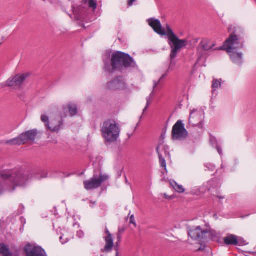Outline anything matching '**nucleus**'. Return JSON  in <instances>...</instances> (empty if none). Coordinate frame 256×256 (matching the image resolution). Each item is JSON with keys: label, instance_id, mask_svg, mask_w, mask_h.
<instances>
[{"label": "nucleus", "instance_id": "f257e3e1", "mask_svg": "<svg viewBox=\"0 0 256 256\" xmlns=\"http://www.w3.org/2000/svg\"><path fill=\"white\" fill-rule=\"evenodd\" d=\"M149 25L158 34L164 36H166L168 38V43L172 49L170 54L172 58H176L178 50L188 44L186 40H180L174 33L170 25L167 24L165 30L162 26L160 20L154 18L148 20Z\"/></svg>", "mask_w": 256, "mask_h": 256}, {"label": "nucleus", "instance_id": "f03ea898", "mask_svg": "<svg viewBox=\"0 0 256 256\" xmlns=\"http://www.w3.org/2000/svg\"><path fill=\"white\" fill-rule=\"evenodd\" d=\"M110 52H108V58L104 59L105 70L110 73H113L119 68L137 67L134 59L128 54L120 51H115L112 54L111 58Z\"/></svg>", "mask_w": 256, "mask_h": 256}, {"label": "nucleus", "instance_id": "7ed1b4c3", "mask_svg": "<svg viewBox=\"0 0 256 256\" xmlns=\"http://www.w3.org/2000/svg\"><path fill=\"white\" fill-rule=\"evenodd\" d=\"M228 32L230 33L228 38L225 41L226 51H230L234 48H244V30L242 28L236 24L230 25Z\"/></svg>", "mask_w": 256, "mask_h": 256}, {"label": "nucleus", "instance_id": "20e7f679", "mask_svg": "<svg viewBox=\"0 0 256 256\" xmlns=\"http://www.w3.org/2000/svg\"><path fill=\"white\" fill-rule=\"evenodd\" d=\"M100 132L106 142H112L116 141L119 137L120 128L114 120L109 118L103 122Z\"/></svg>", "mask_w": 256, "mask_h": 256}, {"label": "nucleus", "instance_id": "39448f33", "mask_svg": "<svg viewBox=\"0 0 256 256\" xmlns=\"http://www.w3.org/2000/svg\"><path fill=\"white\" fill-rule=\"evenodd\" d=\"M0 178L4 180L10 181L14 186L13 190L15 187L24 186L29 179V173L22 172V171H15L14 172L8 171L0 174Z\"/></svg>", "mask_w": 256, "mask_h": 256}, {"label": "nucleus", "instance_id": "423d86ee", "mask_svg": "<svg viewBox=\"0 0 256 256\" xmlns=\"http://www.w3.org/2000/svg\"><path fill=\"white\" fill-rule=\"evenodd\" d=\"M37 134V130L33 129L29 130L22 132L16 138L6 140L5 143L13 146L24 144L29 140L34 142Z\"/></svg>", "mask_w": 256, "mask_h": 256}, {"label": "nucleus", "instance_id": "0eeeda50", "mask_svg": "<svg viewBox=\"0 0 256 256\" xmlns=\"http://www.w3.org/2000/svg\"><path fill=\"white\" fill-rule=\"evenodd\" d=\"M188 137V132L182 120H178L172 127V138L174 140H184Z\"/></svg>", "mask_w": 256, "mask_h": 256}, {"label": "nucleus", "instance_id": "6e6552de", "mask_svg": "<svg viewBox=\"0 0 256 256\" xmlns=\"http://www.w3.org/2000/svg\"><path fill=\"white\" fill-rule=\"evenodd\" d=\"M208 230H202L200 226H198L190 229L188 231V236L192 240L202 243L208 242Z\"/></svg>", "mask_w": 256, "mask_h": 256}, {"label": "nucleus", "instance_id": "1a4fd4ad", "mask_svg": "<svg viewBox=\"0 0 256 256\" xmlns=\"http://www.w3.org/2000/svg\"><path fill=\"white\" fill-rule=\"evenodd\" d=\"M29 73L18 74L10 78L6 82V84H1L2 88L4 86L14 88V89L20 88L27 78L30 76Z\"/></svg>", "mask_w": 256, "mask_h": 256}, {"label": "nucleus", "instance_id": "9d476101", "mask_svg": "<svg viewBox=\"0 0 256 256\" xmlns=\"http://www.w3.org/2000/svg\"><path fill=\"white\" fill-rule=\"evenodd\" d=\"M23 252L26 256H48L45 250L35 244L28 242L24 246Z\"/></svg>", "mask_w": 256, "mask_h": 256}, {"label": "nucleus", "instance_id": "9b49d317", "mask_svg": "<svg viewBox=\"0 0 256 256\" xmlns=\"http://www.w3.org/2000/svg\"><path fill=\"white\" fill-rule=\"evenodd\" d=\"M107 88L110 90H124L127 88V84L122 76H116L106 84Z\"/></svg>", "mask_w": 256, "mask_h": 256}, {"label": "nucleus", "instance_id": "f8f14e48", "mask_svg": "<svg viewBox=\"0 0 256 256\" xmlns=\"http://www.w3.org/2000/svg\"><path fill=\"white\" fill-rule=\"evenodd\" d=\"M210 40L208 39H204L200 42L198 47V62L204 60H206V54L204 52L208 51L212 49L214 46L215 44H209Z\"/></svg>", "mask_w": 256, "mask_h": 256}, {"label": "nucleus", "instance_id": "ddd939ff", "mask_svg": "<svg viewBox=\"0 0 256 256\" xmlns=\"http://www.w3.org/2000/svg\"><path fill=\"white\" fill-rule=\"evenodd\" d=\"M102 183V180H99L98 176L94 175L90 180L84 182V187L86 190H91L100 187Z\"/></svg>", "mask_w": 256, "mask_h": 256}, {"label": "nucleus", "instance_id": "4468645a", "mask_svg": "<svg viewBox=\"0 0 256 256\" xmlns=\"http://www.w3.org/2000/svg\"><path fill=\"white\" fill-rule=\"evenodd\" d=\"M62 109L63 112L60 114L61 120H63V118L68 116V112L70 116L72 117L76 116L78 112L76 105L72 103H70L68 105H64Z\"/></svg>", "mask_w": 256, "mask_h": 256}, {"label": "nucleus", "instance_id": "2eb2a0df", "mask_svg": "<svg viewBox=\"0 0 256 256\" xmlns=\"http://www.w3.org/2000/svg\"><path fill=\"white\" fill-rule=\"evenodd\" d=\"M104 232L106 234V236L104 237L106 244L104 247L101 250V252H108L112 250L114 246V240L112 238V234L107 228H106Z\"/></svg>", "mask_w": 256, "mask_h": 256}, {"label": "nucleus", "instance_id": "dca6fc26", "mask_svg": "<svg viewBox=\"0 0 256 256\" xmlns=\"http://www.w3.org/2000/svg\"><path fill=\"white\" fill-rule=\"evenodd\" d=\"M40 118L41 120L45 124V126L52 132H58L64 126V120H60L58 122V124L52 128L50 126L49 119L47 116L42 115Z\"/></svg>", "mask_w": 256, "mask_h": 256}, {"label": "nucleus", "instance_id": "f3484780", "mask_svg": "<svg viewBox=\"0 0 256 256\" xmlns=\"http://www.w3.org/2000/svg\"><path fill=\"white\" fill-rule=\"evenodd\" d=\"M240 48H234L230 51H227L230 52V57L231 60L234 64H241L242 60V54L241 52H238L236 50Z\"/></svg>", "mask_w": 256, "mask_h": 256}, {"label": "nucleus", "instance_id": "a211bd4d", "mask_svg": "<svg viewBox=\"0 0 256 256\" xmlns=\"http://www.w3.org/2000/svg\"><path fill=\"white\" fill-rule=\"evenodd\" d=\"M208 242L211 240L213 242H216L220 244H222V240L220 234L217 233L214 230H208Z\"/></svg>", "mask_w": 256, "mask_h": 256}, {"label": "nucleus", "instance_id": "6ab92c4d", "mask_svg": "<svg viewBox=\"0 0 256 256\" xmlns=\"http://www.w3.org/2000/svg\"><path fill=\"white\" fill-rule=\"evenodd\" d=\"M223 244L226 246H237L238 244L237 236L230 234H227L226 236L222 240Z\"/></svg>", "mask_w": 256, "mask_h": 256}, {"label": "nucleus", "instance_id": "aec40b11", "mask_svg": "<svg viewBox=\"0 0 256 256\" xmlns=\"http://www.w3.org/2000/svg\"><path fill=\"white\" fill-rule=\"evenodd\" d=\"M156 152L158 156V158H159L160 163V166L162 168H164V171L166 172H168V170L166 168V161L165 160V158L162 156V154L160 152L159 146H156Z\"/></svg>", "mask_w": 256, "mask_h": 256}, {"label": "nucleus", "instance_id": "412c9836", "mask_svg": "<svg viewBox=\"0 0 256 256\" xmlns=\"http://www.w3.org/2000/svg\"><path fill=\"white\" fill-rule=\"evenodd\" d=\"M156 152L158 156V158H159L160 163V166L162 168H164V171L166 172H168V170L166 168V161L165 160V158L162 156V154L160 152L159 146H156Z\"/></svg>", "mask_w": 256, "mask_h": 256}, {"label": "nucleus", "instance_id": "4be33fe9", "mask_svg": "<svg viewBox=\"0 0 256 256\" xmlns=\"http://www.w3.org/2000/svg\"><path fill=\"white\" fill-rule=\"evenodd\" d=\"M82 6L88 5V8L92 9L93 11H95L97 7L96 0H82Z\"/></svg>", "mask_w": 256, "mask_h": 256}, {"label": "nucleus", "instance_id": "5701e85b", "mask_svg": "<svg viewBox=\"0 0 256 256\" xmlns=\"http://www.w3.org/2000/svg\"><path fill=\"white\" fill-rule=\"evenodd\" d=\"M0 254L4 256H12L13 254L10 252L9 248L4 244H0Z\"/></svg>", "mask_w": 256, "mask_h": 256}, {"label": "nucleus", "instance_id": "b1692460", "mask_svg": "<svg viewBox=\"0 0 256 256\" xmlns=\"http://www.w3.org/2000/svg\"><path fill=\"white\" fill-rule=\"evenodd\" d=\"M170 183L171 186L175 190L180 194L184 193L185 191L184 188L182 185L178 184L174 180H170Z\"/></svg>", "mask_w": 256, "mask_h": 256}, {"label": "nucleus", "instance_id": "393cba45", "mask_svg": "<svg viewBox=\"0 0 256 256\" xmlns=\"http://www.w3.org/2000/svg\"><path fill=\"white\" fill-rule=\"evenodd\" d=\"M221 86V82H220L218 80L214 79L212 82V91L214 90H216V88L220 87Z\"/></svg>", "mask_w": 256, "mask_h": 256}, {"label": "nucleus", "instance_id": "a878e982", "mask_svg": "<svg viewBox=\"0 0 256 256\" xmlns=\"http://www.w3.org/2000/svg\"><path fill=\"white\" fill-rule=\"evenodd\" d=\"M168 72V70H167L166 74L162 75V76L160 78V80L158 82L154 81V89L156 88L158 84L160 83V82L164 80L166 76H167Z\"/></svg>", "mask_w": 256, "mask_h": 256}, {"label": "nucleus", "instance_id": "bb28decb", "mask_svg": "<svg viewBox=\"0 0 256 256\" xmlns=\"http://www.w3.org/2000/svg\"><path fill=\"white\" fill-rule=\"evenodd\" d=\"M162 150L164 152V155L166 158H170V148L169 146L167 145H164L163 146Z\"/></svg>", "mask_w": 256, "mask_h": 256}, {"label": "nucleus", "instance_id": "cd10ccee", "mask_svg": "<svg viewBox=\"0 0 256 256\" xmlns=\"http://www.w3.org/2000/svg\"><path fill=\"white\" fill-rule=\"evenodd\" d=\"M175 58H172L171 57V54H170V65H169V67H168V70H174V68H175V66H176V61L174 60Z\"/></svg>", "mask_w": 256, "mask_h": 256}, {"label": "nucleus", "instance_id": "c85d7f7f", "mask_svg": "<svg viewBox=\"0 0 256 256\" xmlns=\"http://www.w3.org/2000/svg\"><path fill=\"white\" fill-rule=\"evenodd\" d=\"M237 240L238 241L237 246H244L248 244L246 240H245L242 237H238L237 236Z\"/></svg>", "mask_w": 256, "mask_h": 256}, {"label": "nucleus", "instance_id": "c756f323", "mask_svg": "<svg viewBox=\"0 0 256 256\" xmlns=\"http://www.w3.org/2000/svg\"><path fill=\"white\" fill-rule=\"evenodd\" d=\"M164 136H165V133L164 132L162 133V134L160 136V140L158 142V144L157 146H159V148H160V146L162 145H163V144H164Z\"/></svg>", "mask_w": 256, "mask_h": 256}, {"label": "nucleus", "instance_id": "7c9ffc66", "mask_svg": "<svg viewBox=\"0 0 256 256\" xmlns=\"http://www.w3.org/2000/svg\"><path fill=\"white\" fill-rule=\"evenodd\" d=\"M204 166L208 170L213 171L214 168L215 166L214 164H211L210 163H207L204 164Z\"/></svg>", "mask_w": 256, "mask_h": 256}, {"label": "nucleus", "instance_id": "2f4dec72", "mask_svg": "<svg viewBox=\"0 0 256 256\" xmlns=\"http://www.w3.org/2000/svg\"><path fill=\"white\" fill-rule=\"evenodd\" d=\"M116 236L118 241L116 242V245L115 246H118L119 243H120L122 240V234L117 233Z\"/></svg>", "mask_w": 256, "mask_h": 256}, {"label": "nucleus", "instance_id": "473e14b6", "mask_svg": "<svg viewBox=\"0 0 256 256\" xmlns=\"http://www.w3.org/2000/svg\"><path fill=\"white\" fill-rule=\"evenodd\" d=\"M99 180H102V182L107 180L108 178V176L106 175H102V174L100 172V175L98 177Z\"/></svg>", "mask_w": 256, "mask_h": 256}, {"label": "nucleus", "instance_id": "72a5a7b5", "mask_svg": "<svg viewBox=\"0 0 256 256\" xmlns=\"http://www.w3.org/2000/svg\"><path fill=\"white\" fill-rule=\"evenodd\" d=\"M146 101H147V102H146V106H145V108H144V110H143V112H144L147 110V109L148 108L149 106H150V97H148L146 98Z\"/></svg>", "mask_w": 256, "mask_h": 256}, {"label": "nucleus", "instance_id": "f704fd0d", "mask_svg": "<svg viewBox=\"0 0 256 256\" xmlns=\"http://www.w3.org/2000/svg\"><path fill=\"white\" fill-rule=\"evenodd\" d=\"M194 112H195V110H191V112H190V118H189L190 122H192V119H194V116H192V115Z\"/></svg>", "mask_w": 256, "mask_h": 256}, {"label": "nucleus", "instance_id": "c9c22d12", "mask_svg": "<svg viewBox=\"0 0 256 256\" xmlns=\"http://www.w3.org/2000/svg\"><path fill=\"white\" fill-rule=\"evenodd\" d=\"M76 236L80 238H82L84 236V233L82 230H79L77 232Z\"/></svg>", "mask_w": 256, "mask_h": 256}, {"label": "nucleus", "instance_id": "e433bc0d", "mask_svg": "<svg viewBox=\"0 0 256 256\" xmlns=\"http://www.w3.org/2000/svg\"><path fill=\"white\" fill-rule=\"evenodd\" d=\"M164 198L168 200H172L175 198V196L174 195L168 196V195L166 194H164Z\"/></svg>", "mask_w": 256, "mask_h": 256}, {"label": "nucleus", "instance_id": "4c0bfd02", "mask_svg": "<svg viewBox=\"0 0 256 256\" xmlns=\"http://www.w3.org/2000/svg\"><path fill=\"white\" fill-rule=\"evenodd\" d=\"M130 224H134L135 226H136V223L134 220V215L131 216L130 217Z\"/></svg>", "mask_w": 256, "mask_h": 256}, {"label": "nucleus", "instance_id": "58836bf2", "mask_svg": "<svg viewBox=\"0 0 256 256\" xmlns=\"http://www.w3.org/2000/svg\"><path fill=\"white\" fill-rule=\"evenodd\" d=\"M216 148L217 150H218V152L219 153V154L220 155H221L222 154V150L220 146L218 144V142L216 144Z\"/></svg>", "mask_w": 256, "mask_h": 256}, {"label": "nucleus", "instance_id": "ea45409f", "mask_svg": "<svg viewBox=\"0 0 256 256\" xmlns=\"http://www.w3.org/2000/svg\"><path fill=\"white\" fill-rule=\"evenodd\" d=\"M60 240L62 244H65L68 242V238L64 239L62 236H60Z\"/></svg>", "mask_w": 256, "mask_h": 256}, {"label": "nucleus", "instance_id": "a19ab883", "mask_svg": "<svg viewBox=\"0 0 256 256\" xmlns=\"http://www.w3.org/2000/svg\"><path fill=\"white\" fill-rule=\"evenodd\" d=\"M125 230H126V228L124 226L122 227V228H119L118 234H122L124 233Z\"/></svg>", "mask_w": 256, "mask_h": 256}, {"label": "nucleus", "instance_id": "79ce46f5", "mask_svg": "<svg viewBox=\"0 0 256 256\" xmlns=\"http://www.w3.org/2000/svg\"><path fill=\"white\" fill-rule=\"evenodd\" d=\"M136 0H128L127 5L128 7H130L132 6L134 2H135Z\"/></svg>", "mask_w": 256, "mask_h": 256}, {"label": "nucleus", "instance_id": "37998d69", "mask_svg": "<svg viewBox=\"0 0 256 256\" xmlns=\"http://www.w3.org/2000/svg\"><path fill=\"white\" fill-rule=\"evenodd\" d=\"M20 250L19 249H16L14 252V253H12L13 254V256H19V254H20Z\"/></svg>", "mask_w": 256, "mask_h": 256}, {"label": "nucleus", "instance_id": "c03bdc74", "mask_svg": "<svg viewBox=\"0 0 256 256\" xmlns=\"http://www.w3.org/2000/svg\"><path fill=\"white\" fill-rule=\"evenodd\" d=\"M195 124L198 127L202 128V121L200 120L198 124Z\"/></svg>", "mask_w": 256, "mask_h": 256}, {"label": "nucleus", "instance_id": "a18cd8bd", "mask_svg": "<svg viewBox=\"0 0 256 256\" xmlns=\"http://www.w3.org/2000/svg\"><path fill=\"white\" fill-rule=\"evenodd\" d=\"M213 196H214V197L216 198H218V196H222V195L221 194H220V192H217L216 194H213Z\"/></svg>", "mask_w": 256, "mask_h": 256}, {"label": "nucleus", "instance_id": "49530a36", "mask_svg": "<svg viewBox=\"0 0 256 256\" xmlns=\"http://www.w3.org/2000/svg\"><path fill=\"white\" fill-rule=\"evenodd\" d=\"M218 199H219V200H220L219 202H220H220H221L220 200H224V198H225V196H218Z\"/></svg>", "mask_w": 256, "mask_h": 256}, {"label": "nucleus", "instance_id": "de8ad7c7", "mask_svg": "<svg viewBox=\"0 0 256 256\" xmlns=\"http://www.w3.org/2000/svg\"><path fill=\"white\" fill-rule=\"evenodd\" d=\"M114 249L116 251V256H118V246H115Z\"/></svg>", "mask_w": 256, "mask_h": 256}, {"label": "nucleus", "instance_id": "09e8293b", "mask_svg": "<svg viewBox=\"0 0 256 256\" xmlns=\"http://www.w3.org/2000/svg\"><path fill=\"white\" fill-rule=\"evenodd\" d=\"M20 207L24 209V206H23V204H20Z\"/></svg>", "mask_w": 256, "mask_h": 256}, {"label": "nucleus", "instance_id": "8fccbe9b", "mask_svg": "<svg viewBox=\"0 0 256 256\" xmlns=\"http://www.w3.org/2000/svg\"><path fill=\"white\" fill-rule=\"evenodd\" d=\"M222 47H220V48H216V50H222Z\"/></svg>", "mask_w": 256, "mask_h": 256}, {"label": "nucleus", "instance_id": "3c124183", "mask_svg": "<svg viewBox=\"0 0 256 256\" xmlns=\"http://www.w3.org/2000/svg\"><path fill=\"white\" fill-rule=\"evenodd\" d=\"M82 26H83L84 28H86V27H85V25H84V24H82Z\"/></svg>", "mask_w": 256, "mask_h": 256}, {"label": "nucleus", "instance_id": "603ef678", "mask_svg": "<svg viewBox=\"0 0 256 256\" xmlns=\"http://www.w3.org/2000/svg\"><path fill=\"white\" fill-rule=\"evenodd\" d=\"M252 253H256V250L253 252Z\"/></svg>", "mask_w": 256, "mask_h": 256}, {"label": "nucleus", "instance_id": "864d4df0", "mask_svg": "<svg viewBox=\"0 0 256 256\" xmlns=\"http://www.w3.org/2000/svg\"><path fill=\"white\" fill-rule=\"evenodd\" d=\"M44 1H45V0H43Z\"/></svg>", "mask_w": 256, "mask_h": 256}, {"label": "nucleus", "instance_id": "5fc2aeb1", "mask_svg": "<svg viewBox=\"0 0 256 256\" xmlns=\"http://www.w3.org/2000/svg\"><path fill=\"white\" fill-rule=\"evenodd\" d=\"M101 256H104L102 255Z\"/></svg>", "mask_w": 256, "mask_h": 256}, {"label": "nucleus", "instance_id": "6e6d98bb", "mask_svg": "<svg viewBox=\"0 0 256 256\" xmlns=\"http://www.w3.org/2000/svg\"><path fill=\"white\" fill-rule=\"evenodd\" d=\"M0 44H1L0 43Z\"/></svg>", "mask_w": 256, "mask_h": 256}]
</instances>
